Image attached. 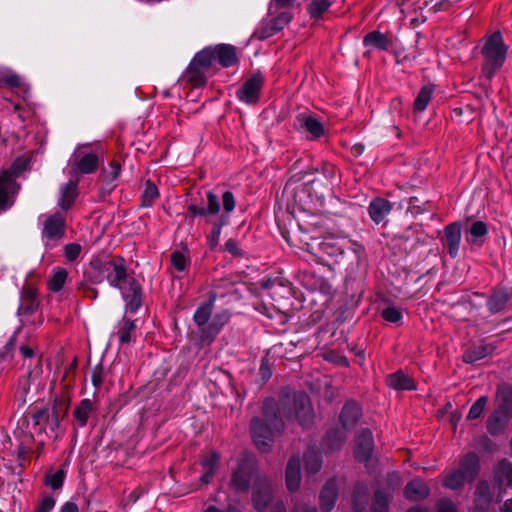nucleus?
Masks as SVG:
<instances>
[{
    "label": "nucleus",
    "mask_w": 512,
    "mask_h": 512,
    "mask_svg": "<svg viewBox=\"0 0 512 512\" xmlns=\"http://www.w3.org/2000/svg\"><path fill=\"white\" fill-rule=\"evenodd\" d=\"M282 416L288 420L295 419L303 427H310L314 421V410L309 396L303 391L284 387L278 402L272 398L264 401L263 418L254 417L250 423L254 443L262 452H268L274 438L284 430Z\"/></svg>",
    "instance_id": "f257e3e1"
},
{
    "label": "nucleus",
    "mask_w": 512,
    "mask_h": 512,
    "mask_svg": "<svg viewBox=\"0 0 512 512\" xmlns=\"http://www.w3.org/2000/svg\"><path fill=\"white\" fill-rule=\"evenodd\" d=\"M103 269L108 272L110 285L122 291L129 310L136 312L142 305V288L134 277L128 275L124 258L117 257L106 262Z\"/></svg>",
    "instance_id": "f03ea898"
},
{
    "label": "nucleus",
    "mask_w": 512,
    "mask_h": 512,
    "mask_svg": "<svg viewBox=\"0 0 512 512\" xmlns=\"http://www.w3.org/2000/svg\"><path fill=\"white\" fill-rule=\"evenodd\" d=\"M507 50L508 47L504 44L500 31L494 32L486 39L481 53L484 57L482 72L487 79H491L496 71L503 65Z\"/></svg>",
    "instance_id": "7ed1b4c3"
},
{
    "label": "nucleus",
    "mask_w": 512,
    "mask_h": 512,
    "mask_svg": "<svg viewBox=\"0 0 512 512\" xmlns=\"http://www.w3.org/2000/svg\"><path fill=\"white\" fill-rule=\"evenodd\" d=\"M401 478L397 473H391L387 477L386 487L374 491L371 512H390L389 503L393 499L394 491L400 486Z\"/></svg>",
    "instance_id": "20e7f679"
},
{
    "label": "nucleus",
    "mask_w": 512,
    "mask_h": 512,
    "mask_svg": "<svg viewBox=\"0 0 512 512\" xmlns=\"http://www.w3.org/2000/svg\"><path fill=\"white\" fill-rule=\"evenodd\" d=\"M274 486L266 477H258L252 488V504L256 511L265 512L272 502Z\"/></svg>",
    "instance_id": "39448f33"
},
{
    "label": "nucleus",
    "mask_w": 512,
    "mask_h": 512,
    "mask_svg": "<svg viewBox=\"0 0 512 512\" xmlns=\"http://www.w3.org/2000/svg\"><path fill=\"white\" fill-rule=\"evenodd\" d=\"M88 146L81 145L72 155L71 174H92L99 166V157L96 153H85L81 149Z\"/></svg>",
    "instance_id": "423d86ee"
},
{
    "label": "nucleus",
    "mask_w": 512,
    "mask_h": 512,
    "mask_svg": "<svg viewBox=\"0 0 512 512\" xmlns=\"http://www.w3.org/2000/svg\"><path fill=\"white\" fill-rule=\"evenodd\" d=\"M264 84V76L260 71L252 74L238 89L237 97L247 104H255L259 100L260 91Z\"/></svg>",
    "instance_id": "0eeeda50"
},
{
    "label": "nucleus",
    "mask_w": 512,
    "mask_h": 512,
    "mask_svg": "<svg viewBox=\"0 0 512 512\" xmlns=\"http://www.w3.org/2000/svg\"><path fill=\"white\" fill-rule=\"evenodd\" d=\"M26 419L31 420L32 428L38 434L44 433L47 427L54 431L60 425L57 416H50V410L47 407H34L28 412Z\"/></svg>",
    "instance_id": "6e6552de"
},
{
    "label": "nucleus",
    "mask_w": 512,
    "mask_h": 512,
    "mask_svg": "<svg viewBox=\"0 0 512 512\" xmlns=\"http://www.w3.org/2000/svg\"><path fill=\"white\" fill-rule=\"evenodd\" d=\"M66 231L65 218L60 213H55L46 218L43 224L42 236L49 242H57L62 239Z\"/></svg>",
    "instance_id": "1a4fd4ad"
},
{
    "label": "nucleus",
    "mask_w": 512,
    "mask_h": 512,
    "mask_svg": "<svg viewBox=\"0 0 512 512\" xmlns=\"http://www.w3.org/2000/svg\"><path fill=\"white\" fill-rule=\"evenodd\" d=\"M253 471V465L248 460L239 462L231 475V487L237 492H247L250 487Z\"/></svg>",
    "instance_id": "9d476101"
},
{
    "label": "nucleus",
    "mask_w": 512,
    "mask_h": 512,
    "mask_svg": "<svg viewBox=\"0 0 512 512\" xmlns=\"http://www.w3.org/2000/svg\"><path fill=\"white\" fill-rule=\"evenodd\" d=\"M229 320L230 313L227 310L215 314L209 324L201 329L199 334L201 341H213Z\"/></svg>",
    "instance_id": "9b49d317"
},
{
    "label": "nucleus",
    "mask_w": 512,
    "mask_h": 512,
    "mask_svg": "<svg viewBox=\"0 0 512 512\" xmlns=\"http://www.w3.org/2000/svg\"><path fill=\"white\" fill-rule=\"evenodd\" d=\"M461 223L453 222L444 228V236L442 242L448 249V254L455 258L458 255L461 242Z\"/></svg>",
    "instance_id": "f8f14e48"
},
{
    "label": "nucleus",
    "mask_w": 512,
    "mask_h": 512,
    "mask_svg": "<svg viewBox=\"0 0 512 512\" xmlns=\"http://www.w3.org/2000/svg\"><path fill=\"white\" fill-rule=\"evenodd\" d=\"M373 452V436L369 429L360 431L356 438L354 454L357 460L366 462L371 458Z\"/></svg>",
    "instance_id": "ddd939ff"
},
{
    "label": "nucleus",
    "mask_w": 512,
    "mask_h": 512,
    "mask_svg": "<svg viewBox=\"0 0 512 512\" xmlns=\"http://www.w3.org/2000/svg\"><path fill=\"white\" fill-rule=\"evenodd\" d=\"M370 499V490L367 484L358 481L354 484L351 494V507L353 512H365Z\"/></svg>",
    "instance_id": "4468645a"
},
{
    "label": "nucleus",
    "mask_w": 512,
    "mask_h": 512,
    "mask_svg": "<svg viewBox=\"0 0 512 512\" xmlns=\"http://www.w3.org/2000/svg\"><path fill=\"white\" fill-rule=\"evenodd\" d=\"M512 298V288L499 287L493 289L487 301V307L491 313L503 311Z\"/></svg>",
    "instance_id": "2eb2a0df"
},
{
    "label": "nucleus",
    "mask_w": 512,
    "mask_h": 512,
    "mask_svg": "<svg viewBox=\"0 0 512 512\" xmlns=\"http://www.w3.org/2000/svg\"><path fill=\"white\" fill-rule=\"evenodd\" d=\"M207 202L208 208H204L202 206H198L194 203H191L187 207V218H194L195 216H207V215H215L220 211V203L216 194L212 191L207 193Z\"/></svg>",
    "instance_id": "dca6fc26"
},
{
    "label": "nucleus",
    "mask_w": 512,
    "mask_h": 512,
    "mask_svg": "<svg viewBox=\"0 0 512 512\" xmlns=\"http://www.w3.org/2000/svg\"><path fill=\"white\" fill-rule=\"evenodd\" d=\"M338 497V487L335 478L329 479L320 492V509L322 512H330Z\"/></svg>",
    "instance_id": "f3484780"
},
{
    "label": "nucleus",
    "mask_w": 512,
    "mask_h": 512,
    "mask_svg": "<svg viewBox=\"0 0 512 512\" xmlns=\"http://www.w3.org/2000/svg\"><path fill=\"white\" fill-rule=\"evenodd\" d=\"M361 408L355 401L347 402L340 413L339 419L344 430H350L359 421Z\"/></svg>",
    "instance_id": "a211bd4d"
},
{
    "label": "nucleus",
    "mask_w": 512,
    "mask_h": 512,
    "mask_svg": "<svg viewBox=\"0 0 512 512\" xmlns=\"http://www.w3.org/2000/svg\"><path fill=\"white\" fill-rule=\"evenodd\" d=\"M38 308V300L36 290L30 286L25 285L21 292L20 305L18 308L19 315H30Z\"/></svg>",
    "instance_id": "6ab92c4d"
},
{
    "label": "nucleus",
    "mask_w": 512,
    "mask_h": 512,
    "mask_svg": "<svg viewBox=\"0 0 512 512\" xmlns=\"http://www.w3.org/2000/svg\"><path fill=\"white\" fill-rule=\"evenodd\" d=\"M214 59L223 67H231L238 62L236 48L230 44H218L212 46Z\"/></svg>",
    "instance_id": "aec40b11"
},
{
    "label": "nucleus",
    "mask_w": 512,
    "mask_h": 512,
    "mask_svg": "<svg viewBox=\"0 0 512 512\" xmlns=\"http://www.w3.org/2000/svg\"><path fill=\"white\" fill-rule=\"evenodd\" d=\"M458 470L468 478V482L474 481L480 470L479 457L477 454L474 452H468L460 460Z\"/></svg>",
    "instance_id": "412c9836"
},
{
    "label": "nucleus",
    "mask_w": 512,
    "mask_h": 512,
    "mask_svg": "<svg viewBox=\"0 0 512 512\" xmlns=\"http://www.w3.org/2000/svg\"><path fill=\"white\" fill-rule=\"evenodd\" d=\"M495 401L497 410L512 418V386L502 384L497 387Z\"/></svg>",
    "instance_id": "4be33fe9"
},
{
    "label": "nucleus",
    "mask_w": 512,
    "mask_h": 512,
    "mask_svg": "<svg viewBox=\"0 0 512 512\" xmlns=\"http://www.w3.org/2000/svg\"><path fill=\"white\" fill-rule=\"evenodd\" d=\"M430 489L420 478L408 482L404 488V495L410 501H420L428 497Z\"/></svg>",
    "instance_id": "5701e85b"
},
{
    "label": "nucleus",
    "mask_w": 512,
    "mask_h": 512,
    "mask_svg": "<svg viewBox=\"0 0 512 512\" xmlns=\"http://www.w3.org/2000/svg\"><path fill=\"white\" fill-rule=\"evenodd\" d=\"M285 476L288 490L291 492L297 491L301 482L300 458L298 456L289 459Z\"/></svg>",
    "instance_id": "b1692460"
},
{
    "label": "nucleus",
    "mask_w": 512,
    "mask_h": 512,
    "mask_svg": "<svg viewBox=\"0 0 512 512\" xmlns=\"http://www.w3.org/2000/svg\"><path fill=\"white\" fill-rule=\"evenodd\" d=\"M392 204L381 197L374 198L368 207L370 218L376 223H381L385 217L391 212Z\"/></svg>",
    "instance_id": "393cba45"
},
{
    "label": "nucleus",
    "mask_w": 512,
    "mask_h": 512,
    "mask_svg": "<svg viewBox=\"0 0 512 512\" xmlns=\"http://www.w3.org/2000/svg\"><path fill=\"white\" fill-rule=\"evenodd\" d=\"M299 127L311 135L312 139H317L324 134V127L315 117L306 114H300L297 117Z\"/></svg>",
    "instance_id": "a878e982"
},
{
    "label": "nucleus",
    "mask_w": 512,
    "mask_h": 512,
    "mask_svg": "<svg viewBox=\"0 0 512 512\" xmlns=\"http://www.w3.org/2000/svg\"><path fill=\"white\" fill-rule=\"evenodd\" d=\"M510 417L495 409L488 417L486 427L489 434L496 436L502 433L508 425Z\"/></svg>",
    "instance_id": "bb28decb"
},
{
    "label": "nucleus",
    "mask_w": 512,
    "mask_h": 512,
    "mask_svg": "<svg viewBox=\"0 0 512 512\" xmlns=\"http://www.w3.org/2000/svg\"><path fill=\"white\" fill-rule=\"evenodd\" d=\"M220 456L217 452L211 451L209 455L205 456L201 461V466L204 474L200 477L202 484H209L214 476L215 471L218 469Z\"/></svg>",
    "instance_id": "cd10ccee"
},
{
    "label": "nucleus",
    "mask_w": 512,
    "mask_h": 512,
    "mask_svg": "<svg viewBox=\"0 0 512 512\" xmlns=\"http://www.w3.org/2000/svg\"><path fill=\"white\" fill-rule=\"evenodd\" d=\"M215 299L216 295H211L209 300L201 304L194 313L193 320L200 328V330L209 324Z\"/></svg>",
    "instance_id": "c85d7f7f"
},
{
    "label": "nucleus",
    "mask_w": 512,
    "mask_h": 512,
    "mask_svg": "<svg viewBox=\"0 0 512 512\" xmlns=\"http://www.w3.org/2000/svg\"><path fill=\"white\" fill-rule=\"evenodd\" d=\"M494 350V347L489 344H480L474 345L468 348L463 354V361L465 363H475L478 360H481L491 354Z\"/></svg>",
    "instance_id": "c756f323"
},
{
    "label": "nucleus",
    "mask_w": 512,
    "mask_h": 512,
    "mask_svg": "<svg viewBox=\"0 0 512 512\" xmlns=\"http://www.w3.org/2000/svg\"><path fill=\"white\" fill-rule=\"evenodd\" d=\"M95 411L94 403L90 399H83L75 407L73 415L80 427H84L90 415Z\"/></svg>",
    "instance_id": "7c9ffc66"
},
{
    "label": "nucleus",
    "mask_w": 512,
    "mask_h": 512,
    "mask_svg": "<svg viewBox=\"0 0 512 512\" xmlns=\"http://www.w3.org/2000/svg\"><path fill=\"white\" fill-rule=\"evenodd\" d=\"M389 387L395 390H415L416 386L413 380L403 371H397L388 376Z\"/></svg>",
    "instance_id": "2f4dec72"
},
{
    "label": "nucleus",
    "mask_w": 512,
    "mask_h": 512,
    "mask_svg": "<svg viewBox=\"0 0 512 512\" xmlns=\"http://www.w3.org/2000/svg\"><path fill=\"white\" fill-rule=\"evenodd\" d=\"M363 44L365 46H372L379 50L386 51L389 49L391 42L388 37L380 31H371L365 35Z\"/></svg>",
    "instance_id": "473e14b6"
},
{
    "label": "nucleus",
    "mask_w": 512,
    "mask_h": 512,
    "mask_svg": "<svg viewBox=\"0 0 512 512\" xmlns=\"http://www.w3.org/2000/svg\"><path fill=\"white\" fill-rule=\"evenodd\" d=\"M77 180H70L61 191V199L59 202L60 207L63 210H68L74 203L78 192H77Z\"/></svg>",
    "instance_id": "72a5a7b5"
},
{
    "label": "nucleus",
    "mask_w": 512,
    "mask_h": 512,
    "mask_svg": "<svg viewBox=\"0 0 512 512\" xmlns=\"http://www.w3.org/2000/svg\"><path fill=\"white\" fill-rule=\"evenodd\" d=\"M136 331V325L134 321L123 318L119 323V329L117 332L119 341L121 344H128L133 340V336Z\"/></svg>",
    "instance_id": "f704fd0d"
},
{
    "label": "nucleus",
    "mask_w": 512,
    "mask_h": 512,
    "mask_svg": "<svg viewBox=\"0 0 512 512\" xmlns=\"http://www.w3.org/2000/svg\"><path fill=\"white\" fill-rule=\"evenodd\" d=\"M204 69L190 63L186 70V79L194 87L204 86L207 82Z\"/></svg>",
    "instance_id": "c9c22d12"
},
{
    "label": "nucleus",
    "mask_w": 512,
    "mask_h": 512,
    "mask_svg": "<svg viewBox=\"0 0 512 512\" xmlns=\"http://www.w3.org/2000/svg\"><path fill=\"white\" fill-rule=\"evenodd\" d=\"M304 465L308 474H315L319 472L322 467L321 455L315 450H308L304 454Z\"/></svg>",
    "instance_id": "e433bc0d"
},
{
    "label": "nucleus",
    "mask_w": 512,
    "mask_h": 512,
    "mask_svg": "<svg viewBox=\"0 0 512 512\" xmlns=\"http://www.w3.org/2000/svg\"><path fill=\"white\" fill-rule=\"evenodd\" d=\"M214 60L212 46H210L198 52L190 63L207 70L211 67Z\"/></svg>",
    "instance_id": "4c0bfd02"
},
{
    "label": "nucleus",
    "mask_w": 512,
    "mask_h": 512,
    "mask_svg": "<svg viewBox=\"0 0 512 512\" xmlns=\"http://www.w3.org/2000/svg\"><path fill=\"white\" fill-rule=\"evenodd\" d=\"M465 482H468V478L456 469L446 475L443 485L448 489L458 490L464 486Z\"/></svg>",
    "instance_id": "58836bf2"
},
{
    "label": "nucleus",
    "mask_w": 512,
    "mask_h": 512,
    "mask_svg": "<svg viewBox=\"0 0 512 512\" xmlns=\"http://www.w3.org/2000/svg\"><path fill=\"white\" fill-rule=\"evenodd\" d=\"M432 92L433 88L431 86H424L421 88L414 101V109L416 111L422 112L426 109L431 100Z\"/></svg>",
    "instance_id": "ea45409f"
},
{
    "label": "nucleus",
    "mask_w": 512,
    "mask_h": 512,
    "mask_svg": "<svg viewBox=\"0 0 512 512\" xmlns=\"http://www.w3.org/2000/svg\"><path fill=\"white\" fill-rule=\"evenodd\" d=\"M65 476L66 472L62 468L54 473H47L45 475V484L50 486L53 490H58L63 486Z\"/></svg>",
    "instance_id": "a19ab883"
},
{
    "label": "nucleus",
    "mask_w": 512,
    "mask_h": 512,
    "mask_svg": "<svg viewBox=\"0 0 512 512\" xmlns=\"http://www.w3.org/2000/svg\"><path fill=\"white\" fill-rule=\"evenodd\" d=\"M330 5L331 2L329 0H311L308 6L309 15L312 18H320Z\"/></svg>",
    "instance_id": "79ce46f5"
},
{
    "label": "nucleus",
    "mask_w": 512,
    "mask_h": 512,
    "mask_svg": "<svg viewBox=\"0 0 512 512\" xmlns=\"http://www.w3.org/2000/svg\"><path fill=\"white\" fill-rule=\"evenodd\" d=\"M159 196L158 188L151 181H147L142 194V207H150L154 200Z\"/></svg>",
    "instance_id": "37998d69"
},
{
    "label": "nucleus",
    "mask_w": 512,
    "mask_h": 512,
    "mask_svg": "<svg viewBox=\"0 0 512 512\" xmlns=\"http://www.w3.org/2000/svg\"><path fill=\"white\" fill-rule=\"evenodd\" d=\"M345 439V433L338 429L327 432L325 436V441L328 447L332 450L338 449L343 444Z\"/></svg>",
    "instance_id": "c03bdc74"
},
{
    "label": "nucleus",
    "mask_w": 512,
    "mask_h": 512,
    "mask_svg": "<svg viewBox=\"0 0 512 512\" xmlns=\"http://www.w3.org/2000/svg\"><path fill=\"white\" fill-rule=\"evenodd\" d=\"M68 273L65 269L56 271L48 282L49 289L54 292L60 291L67 279Z\"/></svg>",
    "instance_id": "a18cd8bd"
},
{
    "label": "nucleus",
    "mask_w": 512,
    "mask_h": 512,
    "mask_svg": "<svg viewBox=\"0 0 512 512\" xmlns=\"http://www.w3.org/2000/svg\"><path fill=\"white\" fill-rule=\"evenodd\" d=\"M496 476L500 481L505 480L512 484V464L506 459L501 460L496 469Z\"/></svg>",
    "instance_id": "49530a36"
},
{
    "label": "nucleus",
    "mask_w": 512,
    "mask_h": 512,
    "mask_svg": "<svg viewBox=\"0 0 512 512\" xmlns=\"http://www.w3.org/2000/svg\"><path fill=\"white\" fill-rule=\"evenodd\" d=\"M487 403H488L487 396H481L480 398H478L470 407L469 412L466 417L467 420H475V419L479 418L482 415Z\"/></svg>",
    "instance_id": "de8ad7c7"
},
{
    "label": "nucleus",
    "mask_w": 512,
    "mask_h": 512,
    "mask_svg": "<svg viewBox=\"0 0 512 512\" xmlns=\"http://www.w3.org/2000/svg\"><path fill=\"white\" fill-rule=\"evenodd\" d=\"M274 360L267 353L262 359L259 367V374L264 382L270 379L273 373Z\"/></svg>",
    "instance_id": "09e8293b"
},
{
    "label": "nucleus",
    "mask_w": 512,
    "mask_h": 512,
    "mask_svg": "<svg viewBox=\"0 0 512 512\" xmlns=\"http://www.w3.org/2000/svg\"><path fill=\"white\" fill-rule=\"evenodd\" d=\"M228 222V216L222 215L220 219L213 223L211 235H210V246L211 248H214L217 246L221 229L224 225H226Z\"/></svg>",
    "instance_id": "8fccbe9b"
},
{
    "label": "nucleus",
    "mask_w": 512,
    "mask_h": 512,
    "mask_svg": "<svg viewBox=\"0 0 512 512\" xmlns=\"http://www.w3.org/2000/svg\"><path fill=\"white\" fill-rule=\"evenodd\" d=\"M274 15L276 16L271 19V22L273 23V27H275L278 32L281 31L292 20V13L289 10H280Z\"/></svg>",
    "instance_id": "3c124183"
},
{
    "label": "nucleus",
    "mask_w": 512,
    "mask_h": 512,
    "mask_svg": "<svg viewBox=\"0 0 512 512\" xmlns=\"http://www.w3.org/2000/svg\"><path fill=\"white\" fill-rule=\"evenodd\" d=\"M260 287L264 290H270L269 296L274 301H276L275 296L280 295L282 291H287L281 284L271 279L262 281Z\"/></svg>",
    "instance_id": "603ef678"
},
{
    "label": "nucleus",
    "mask_w": 512,
    "mask_h": 512,
    "mask_svg": "<svg viewBox=\"0 0 512 512\" xmlns=\"http://www.w3.org/2000/svg\"><path fill=\"white\" fill-rule=\"evenodd\" d=\"M306 174L321 173L326 180H331L335 177V167L329 163H323L320 168L315 167L303 172Z\"/></svg>",
    "instance_id": "864d4df0"
},
{
    "label": "nucleus",
    "mask_w": 512,
    "mask_h": 512,
    "mask_svg": "<svg viewBox=\"0 0 512 512\" xmlns=\"http://www.w3.org/2000/svg\"><path fill=\"white\" fill-rule=\"evenodd\" d=\"M302 179V177H298L297 179H294V177L290 178L285 187H284V190H283V193L286 194V195H291L293 196L294 198H296V194L297 192H304V188L302 185H296L295 184H298V182ZM295 202L296 203H299L300 204V201H298L297 199H295Z\"/></svg>",
    "instance_id": "5fc2aeb1"
},
{
    "label": "nucleus",
    "mask_w": 512,
    "mask_h": 512,
    "mask_svg": "<svg viewBox=\"0 0 512 512\" xmlns=\"http://www.w3.org/2000/svg\"><path fill=\"white\" fill-rule=\"evenodd\" d=\"M109 166L110 170L103 168L101 171L100 177L104 181H114L120 174L121 166L119 162L112 161Z\"/></svg>",
    "instance_id": "6e6d98bb"
},
{
    "label": "nucleus",
    "mask_w": 512,
    "mask_h": 512,
    "mask_svg": "<svg viewBox=\"0 0 512 512\" xmlns=\"http://www.w3.org/2000/svg\"><path fill=\"white\" fill-rule=\"evenodd\" d=\"M296 0H271L269 5V13L273 15L280 10H289L295 4Z\"/></svg>",
    "instance_id": "4d7b16f0"
},
{
    "label": "nucleus",
    "mask_w": 512,
    "mask_h": 512,
    "mask_svg": "<svg viewBox=\"0 0 512 512\" xmlns=\"http://www.w3.org/2000/svg\"><path fill=\"white\" fill-rule=\"evenodd\" d=\"M487 225L483 221H476L470 227V235L473 238L471 241L475 242L477 239L484 237L487 234Z\"/></svg>",
    "instance_id": "13d9d810"
},
{
    "label": "nucleus",
    "mask_w": 512,
    "mask_h": 512,
    "mask_svg": "<svg viewBox=\"0 0 512 512\" xmlns=\"http://www.w3.org/2000/svg\"><path fill=\"white\" fill-rule=\"evenodd\" d=\"M381 316L383 317V319H385L388 322L398 323L402 318V312L400 309H398L394 306H390V307L385 308L381 312Z\"/></svg>",
    "instance_id": "bf43d9fd"
},
{
    "label": "nucleus",
    "mask_w": 512,
    "mask_h": 512,
    "mask_svg": "<svg viewBox=\"0 0 512 512\" xmlns=\"http://www.w3.org/2000/svg\"><path fill=\"white\" fill-rule=\"evenodd\" d=\"M475 496L485 503L490 501V486L486 481H480L475 489Z\"/></svg>",
    "instance_id": "052dcab7"
},
{
    "label": "nucleus",
    "mask_w": 512,
    "mask_h": 512,
    "mask_svg": "<svg viewBox=\"0 0 512 512\" xmlns=\"http://www.w3.org/2000/svg\"><path fill=\"white\" fill-rule=\"evenodd\" d=\"M1 83H4L9 87L16 88L21 85V80L17 74L12 72H6L0 75V84Z\"/></svg>",
    "instance_id": "680f3d73"
},
{
    "label": "nucleus",
    "mask_w": 512,
    "mask_h": 512,
    "mask_svg": "<svg viewBox=\"0 0 512 512\" xmlns=\"http://www.w3.org/2000/svg\"><path fill=\"white\" fill-rule=\"evenodd\" d=\"M277 32L278 30H276V28L273 27V23L271 22V20H269L259 30L256 31L255 35L257 36L258 39L264 40L273 36Z\"/></svg>",
    "instance_id": "e2e57ef3"
},
{
    "label": "nucleus",
    "mask_w": 512,
    "mask_h": 512,
    "mask_svg": "<svg viewBox=\"0 0 512 512\" xmlns=\"http://www.w3.org/2000/svg\"><path fill=\"white\" fill-rule=\"evenodd\" d=\"M171 262L177 271L182 272L186 268L187 259L183 253L174 251L171 254Z\"/></svg>",
    "instance_id": "0e129e2a"
},
{
    "label": "nucleus",
    "mask_w": 512,
    "mask_h": 512,
    "mask_svg": "<svg viewBox=\"0 0 512 512\" xmlns=\"http://www.w3.org/2000/svg\"><path fill=\"white\" fill-rule=\"evenodd\" d=\"M324 359L334 363V364H337L339 366H342V367H348L349 366V361L347 359L346 356L344 355H340L336 352H329L327 354H325L324 356Z\"/></svg>",
    "instance_id": "69168bd1"
},
{
    "label": "nucleus",
    "mask_w": 512,
    "mask_h": 512,
    "mask_svg": "<svg viewBox=\"0 0 512 512\" xmlns=\"http://www.w3.org/2000/svg\"><path fill=\"white\" fill-rule=\"evenodd\" d=\"M80 252H81V246H80V244H77V243L67 244L64 248L65 257L69 261H74L79 256Z\"/></svg>",
    "instance_id": "338daca9"
},
{
    "label": "nucleus",
    "mask_w": 512,
    "mask_h": 512,
    "mask_svg": "<svg viewBox=\"0 0 512 512\" xmlns=\"http://www.w3.org/2000/svg\"><path fill=\"white\" fill-rule=\"evenodd\" d=\"M54 506H55V499L50 495H46L40 501L35 512H50L54 508Z\"/></svg>",
    "instance_id": "774afa93"
}]
</instances>
